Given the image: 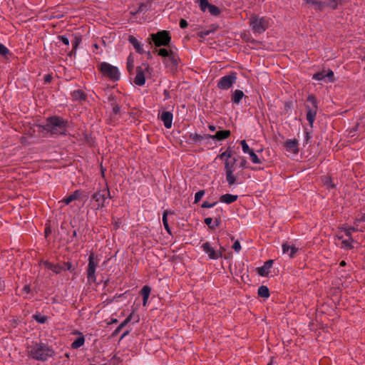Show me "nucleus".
Masks as SVG:
<instances>
[{"label":"nucleus","mask_w":365,"mask_h":365,"mask_svg":"<svg viewBox=\"0 0 365 365\" xmlns=\"http://www.w3.org/2000/svg\"><path fill=\"white\" fill-rule=\"evenodd\" d=\"M180 61L178 55L174 51L168 57L163 58V62L166 67L172 71L177 70Z\"/></svg>","instance_id":"obj_15"},{"label":"nucleus","mask_w":365,"mask_h":365,"mask_svg":"<svg viewBox=\"0 0 365 365\" xmlns=\"http://www.w3.org/2000/svg\"><path fill=\"white\" fill-rule=\"evenodd\" d=\"M150 70L152 68L147 62L142 63L140 66H137L136 75L133 78L134 83L138 86H143L145 83L146 73H150Z\"/></svg>","instance_id":"obj_8"},{"label":"nucleus","mask_w":365,"mask_h":365,"mask_svg":"<svg viewBox=\"0 0 365 365\" xmlns=\"http://www.w3.org/2000/svg\"><path fill=\"white\" fill-rule=\"evenodd\" d=\"M146 7H147V6L145 4H143V3L140 4L138 8L136 13H141V12L145 11Z\"/></svg>","instance_id":"obj_58"},{"label":"nucleus","mask_w":365,"mask_h":365,"mask_svg":"<svg viewBox=\"0 0 365 365\" xmlns=\"http://www.w3.org/2000/svg\"><path fill=\"white\" fill-rule=\"evenodd\" d=\"M204 195H205L204 190H200L198 192H197L195 195L194 203H197L201 200V198L203 197Z\"/></svg>","instance_id":"obj_50"},{"label":"nucleus","mask_w":365,"mask_h":365,"mask_svg":"<svg viewBox=\"0 0 365 365\" xmlns=\"http://www.w3.org/2000/svg\"><path fill=\"white\" fill-rule=\"evenodd\" d=\"M164 124L166 128H170L172 127V123L173 119V115L170 111H163L158 117Z\"/></svg>","instance_id":"obj_16"},{"label":"nucleus","mask_w":365,"mask_h":365,"mask_svg":"<svg viewBox=\"0 0 365 365\" xmlns=\"http://www.w3.org/2000/svg\"><path fill=\"white\" fill-rule=\"evenodd\" d=\"M231 135V132L229 130H219L214 135L208 134V139H212L217 141H222L228 138Z\"/></svg>","instance_id":"obj_17"},{"label":"nucleus","mask_w":365,"mask_h":365,"mask_svg":"<svg viewBox=\"0 0 365 365\" xmlns=\"http://www.w3.org/2000/svg\"><path fill=\"white\" fill-rule=\"evenodd\" d=\"M312 136L311 134L308 131H305V136H304V140L306 143H308L309 140L311 139Z\"/></svg>","instance_id":"obj_62"},{"label":"nucleus","mask_w":365,"mask_h":365,"mask_svg":"<svg viewBox=\"0 0 365 365\" xmlns=\"http://www.w3.org/2000/svg\"><path fill=\"white\" fill-rule=\"evenodd\" d=\"M238 196L232 194H225L220 197L219 201L220 202L231 204L237 201Z\"/></svg>","instance_id":"obj_28"},{"label":"nucleus","mask_w":365,"mask_h":365,"mask_svg":"<svg viewBox=\"0 0 365 365\" xmlns=\"http://www.w3.org/2000/svg\"><path fill=\"white\" fill-rule=\"evenodd\" d=\"M128 41L134 47L137 53L140 54H143L145 53V51L143 48V45L140 43V42L138 41V40L134 36L130 35L128 36Z\"/></svg>","instance_id":"obj_24"},{"label":"nucleus","mask_w":365,"mask_h":365,"mask_svg":"<svg viewBox=\"0 0 365 365\" xmlns=\"http://www.w3.org/2000/svg\"><path fill=\"white\" fill-rule=\"evenodd\" d=\"M365 222V214H362V215H361V217H359V218H357V219L356 220V222H354V225H355L356 226H358V225H358V223H359V222Z\"/></svg>","instance_id":"obj_59"},{"label":"nucleus","mask_w":365,"mask_h":365,"mask_svg":"<svg viewBox=\"0 0 365 365\" xmlns=\"http://www.w3.org/2000/svg\"><path fill=\"white\" fill-rule=\"evenodd\" d=\"M173 213H174L173 212L169 211L168 210H165L163 213L162 221L163 223V226L169 235H172V232H171V229L169 226L168 221V214L172 215Z\"/></svg>","instance_id":"obj_31"},{"label":"nucleus","mask_w":365,"mask_h":365,"mask_svg":"<svg viewBox=\"0 0 365 365\" xmlns=\"http://www.w3.org/2000/svg\"><path fill=\"white\" fill-rule=\"evenodd\" d=\"M98 69L103 76L115 82L120 79V72L116 66L107 62H101L98 65Z\"/></svg>","instance_id":"obj_5"},{"label":"nucleus","mask_w":365,"mask_h":365,"mask_svg":"<svg viewBox=\"0 0 365 365\" xmlns=\"http://www.w3.org/2000/svg\"><path fill=\"white\" fill-rule=\"evenodd\" d=\"M306 4H311L315 11H323V2L319 0H304Z\"/></svg>","instance_id":"obj_32"},{"label":"nucleus","mask_w":365,"mask_h":365,"mask_svg":"<svg viewBox=\"0 0 365 365\" xmlns=\"http://www.w3.org/2000/svg\"><path fill=\"white\" fill-rule=\"evenodd\" d=\"M52 79H53V76H52L51 74H49V73L45 75L44 77H43V80H44V83H51Z\"/></svg>","instance_id":"obj_57"},{"label":"nucleus","mask_w":365,"mask_h":365,"mask_svg":"<svg viewBox=\"0 0 365 365\" xmlns=\"http://www.w3.org/2000/svg\"><path fill=\"white\" fill-rule=\"evenodd\" d=\"M273 263H274V260H272V259L267 260L264 263L263 266L257 268V274L262 277L268 276V274L269 273V269L272 267Z\"/></svg>","instance_id":"obj_18"},{"label":"nucleus","mask_w":365,"mask_h":365,"mask_svg":"<svg viewBox=\"0 0 365 365\" xmlns=\"http://www.w3.org/2000/svg\"><path fill=\"white\" fill-rule=\"evenodd\" d=\"M91 202H94L93 208L96 210L102 209L106 206V197L103 194L101 189L97 190L91 197Z\"/></svg>","instance_id":"obj_12"},{"label":"nucleus","mask_w":365,"mask_h":365,"mask_svg":"<svg viewBox=\"0 0 365 365\" xmlns=\"http://www.w3.org/2000/svg\"><path fill=\"white\" fill-rule=\"evenodd\" d=\"M238 159L240 160V163H239V165H238L239 168L242 169V170L247 168V160H246L245 158L242 157V156H239Z\"/></svg>","instance_id":"obj_49"},{"label":"nucleus","mask_w":365,"mask_h":365,"mask_svg":"<svg viewBox=\"0 0 365 365\" xmlns=\"http://www.w3.org/2000/svg\"><path fill=\"white\" fill-rule=\"evenodd\" d=\"M27 356L35 361L45 362L48 359L53 357L55 351L48 343L40 341H31L26 348Z\"/></svg>","instance_id":"obj_1"},{"label":"nucleus","mask_w":365,"mask_h":365,"mask_svg":"<svg viewBox=\"0 0 365 365\" xmlns=\"http://www.w3.org/2000/svg\"><path fill=\"white\" fill-rule=\"evenodd\" d=\"M151 292V288L148 285H145L140 291V294L143 297H149Z\"/></svg>","instance_id":"obj_41"},{"label":"nucleus","mask_w":365,"mask_h":365,"mask_svg":"<svg viewBox=\"0 0 365 365\" xmlns=\"http://www.w3.org/2000/svg\"><path fill=\"white\" fill-rule=\"evenodd\" d=\"M127 71L130 75L133 73L134 70V58L131 54H130L127 58Z\"/></svg>","instance_id":"obj_35"},{"label":"nucleus","mask_w":365,"mask_h":365,"mask_svg":"<svg viewBox=\"0 0 365 365\" xmlns=\"http://www.w3.org/2000/svg\"><path fill=\"white\" fill-rule=\"evenodd\" d=\"M195 3L199 4L200 10L203 12L207 9L210 15L214 16H218L221 14L220 9L210 4L207 0H195Z\"/></svg>","instance_id":"obj_11"},{"label":"nucleus","mask_w":365,"mask_h":365,"mask_svg":"<svg viewBox=\"0 0 365 365\" xmlns=\"http://www.w3.org/2000/svg\"><path fill=\"white\" fill-rule=\"evenodd\" d=\"M155 52H158V54L163 57V58H165L166 57H168L173 52L171 49H168L165 48H162L160 49H155Z\"/></svg>","instance_id":"obj_37"},{"label":"nucleus","mask_w":365,"mask_h":365,"mask_svg":"<svg viewBox=\"0 0 365 365\" xmlns=\"http://www.w3.org/2000/svg\"><path fill=\"white\" fill-rule=\"evenodd\" d=\"M212 26L213 27L212 29H208V30H205V31H199L197 35V36H199L200 38H205V36L210 35V34H213L215 33V31H216V29H217V26H214V25H212Z\"/></svg>","instance_id":"obj_39"},{"label":"nucleus","mask_w":365,"mask_h":365,"mask_svg":"<svg viewBox=\"0 0 365 365\" xmlns=\"http://www.w3.org/2000/svg\"><path fill=\"white\" fill-rule=\"evenodd\" d=\"M108 103H110V106L112 108H115V106H118V103L117 101V99L115 96L110 95L108 97Z\"/></svg>","instance_id":"obj_48"},{"label":"nucleus","mask_w":365,"mask_h":365,"mask_svg":"<svg viewBox=\"0 0 365 365\" xmlns=\"http://www.w3.org/2000/svg\"><path fill=\"white\" fill-rule=\"evenodd\" d=\"M133 312H131L120 324L119 326L115 329V331L113 333V335L118 334L123 327H125L129 322H131L133 319Z\"/></svg>","instance_id":"obj_30"},{"label":"nucleus","mask_w":365,"mask_h":365,"mask_svg":"<svg viewBox=\"0 0 365 365\" xmlns=\"http://www.w3.org/2000/svg\"><path fill=\"white\" fill-rule=\"evenodd\" d=\"M101 190L103 192V194L104 195V197H106V201L107 200L108 198H110V199L112 198V196L110 195L109 187L107 183L106 184V187L103 189H101Z\"/></svg>","instance_id":"obj_51"},{"label":"nucleus","mask_w":365,"mask_h":365,"mask_svg":"<svg viewBox=\"0 0 365 365\" xmlns=\"http://www.w3.org/2000/svg\"><path fill=\"white\" fill-rule=\"evenodd\" d=\"M243 97L247 98L241 90H235L231 96V101L235 104H239Z\"/></svg>","instance_id":"obj_29"},{"label":"nucleus","mask_w":365,"mask_h":365,"mask_svg":"<svg viewBox=\"0 0 365 365\" xmlns=\"http://www.w3.org/2000/svg\"><path fill=\"white\" fill-rule=\"evenodd\" d=\"M179 25L181 29H185L188 26V23L185 19H181Z\"/></svg>","instance_id":"obj_56"},{"label":"nucleus","mask_w":365,"mask_h":365,"mask_svg":"<svg viewBox=\"0 0 365 365\" xmlns=\"http://www.w3.org/2000/svg\"><path fill=\"white\" fill-rule=\"evenodd\" d=\"M202 250L206 253L211 259H217L222 257L221 251H217L212 247L210 242H204L201 246Z\"/></svg>","instance_id":"obj_13"},{"label":"nucleus","mask_w":365,"mask_h":365,"mask_svg":"<svg viewBox=\"0 0 365 365\" xmlns=\"http://www.w3.org/2000/svg\"><path fill=\"white\" fill-rule=\"evenodd\" d=\"M32 318L39 324H45L48 319L47 316L42 315L41 313H36Z\"/></svg>","instance_id":"obj_36"},{"label":"nucleus","mask_w":365,"mask_h":365,"mask_svg":"<svg viewBox=\"0 0 365 365\" xmlns=\"http://www.w3.org/2000/svg\"><path fill=\"white\" fill-rule=\"evenodd\" d=\"M58 39L61 41L63 44L66 46L69 45V39L64 35H59L58 36Z\"/></svg>","instance_id":"obj_53"},{"label":"nucleus","mask_w":365,"mask_h":365,"mask_svg":"<svg viewBox=\"0 0 365 365\" xmlns=\"http://www.w3.org/2000/svg\"><path fill=\"white\" fill-rule=\"evenodd\" d=\"M43 129L51 135H67L68 121L58 115H52L46 118Z\"/></svg>","instance_id":"obj_3"},{"label":"nucleus","mask_w":365,"mask_h":365,"mask_svg":"<svg viewBox=\"0 0 365 365\" xmlns=\"http://www.w3.org/2000/svg\"><path fill=\"white\" fill-rule=\"evenodd\" d=\"M232 249L235 251V252H240V250H241V245H240V243L238 240H236L233 245H232Z\"/></svg>","instance_id":"obj_55"},{"label":"nucleus","mask_w":365,"mask_h":365,"mask_svg":"<svg viewBox=\"0 0 365 365\" xmlns=\"http://www.w3.org/2000/svg\"><path fill=\"white\" fill-rule=\"evenodd\" d=\"M307 101L312 103V106L308 104L305 105L307 109V120L311 128L313 127V123L316 119V115L318 110L317 98L314 95H309L307 97Z\"/></svg>","instance_id":"obj_6"},{"label":"nucleus","mask_w":365,"mask_h":365,"mask_svg":"<svg viewBox=\"0 0 365 365\" xmlns=\"http://www.w3.org/2000/svg\"><path fill=\"white\" fill-rule=\"evenodd\" d=\"M357 227L358 226H351V227H349L347 228L344 229L345 235L349 238L350 240H351V242H354L351 234L353 232H356V231L359 230Z\"/></svg>","instance_id":"obj_38"},{"label":"nucleus","mask_w":365,"mask_h":365,"mask_svg":"<svg viewBox=\"0 0 365 365\" xmlns=\"http://www.w3.org/2000/svg\"><path fill=\"white\" fill-rule=\"evenodd\" d=\"M323 182L325 185L327 186V187H329V188L335 187V185L332 182V179L329 177H324V178L323 180Z\"/></svg>","instance_id":"obj_46"},{"label":"nucleus","mask_w":365,"mask_h":365,"mask_svg":"<svg viewBox=\"0 0 365 365\" xmlns=\"http://www.w3.org/2000/svg\"><path fill=\"white\" fill-rule=\"evenodd\" d=\"M41 263L45 266L46 268L51 270L56 274H58L62 272L61 263L53 264L47 260L43 261Z\"/></svg>","instance_id":"obj_25"},{"label":"nucleus","mask_w":365,"mask_h":365,"mask_svg":"<svg viewBox=\"0 0 365 365\" xmlns=\"http://www.w3.org/2000/svg\"><path fill=\"white\" fill-rule=\"evenodd\" d=\"M164 100H168L170 98V91L168 90H164L163 91Z\"/></svg>","instance_id":"obj_61"},{"label":"nucleus","mask_w":365,"mask_h":365,"mask_svg":"<svg viewBox=\"0 0 365 365\" xmlns=\"http://www.w3.org/2000/svg\"><path fill=\"white\" fill-rule=\"evenodd\" d=\"M323 11L329 8L331 10H336L339 5L341 4L342 0H322Z\"/></svg>","instance_id":"obj_23"},{"label":"nucleus","mask_w":365,"mask_h":365,"mask_svg":"<svg viewBox=\"0 0 365 365\" xmlns=\"http://www.w3.org/2000/svg\"><path fill=\"white\" fill-rule=\"evenodd\" d=\"M282 252L284 254L287 253L289 257L292 259L295 257L297 252H298V248L294 245H290L288 242H284L282 245Z\"/></svg>","instance_id":"obj_19"},{"label":"nucleus","mask_w":365,"mask_h":365,"mask_svg":"<svg viewBox=\"0 0 365 365\" xmlns=\"http://www.w3.org/2000/svg\"><path fill=\"white\" fill-rule=\"evenodd\" d=\"M353 242H351V240H350L349 238L348 240H344L341 242L342 247L347 250H352L354 248V246L352 245Z\"/></svg>","instance_id":"obj_45"},{"label":"nucleus","mask_w":365,"mask_h":365,"mask_svg":"<svg viewBox=\"0 0 365 365\" xmlns=\"http://www.w3.org/2000/svg\"><path fill=\"white\" fill-rule=\"evenodd\" d=\"M73 101H86L87 100V94L82 90H75L71 93Z\"/></svg>","instance_id":"obj_27"},{"label":"nucleus","mask_w":365,"mask_h":365,"mask_svg":"<svg viewBox=\"0 0 365 365\" xmlns=\"http://www.w3.org/2000/svg\"><path fill=\"white\" fill-rule=\"evenodd\" d=\"M222 209L217 208L215 210V215L214 216L215 223L212 224L213 219L212 217H207L204 220L205 224L211 230H215L221 223V215L222 214Z\"/></svg>","instance_id":"obj_14"},{"label":"nucleus","mask_w":365,"mask_h":365,"mask_svg":"<svg viewBox=\"0 0 365 365\" xmlns=\"http://www.w3.org/2000/svg\"><path fill=\"white\" fill-rule=\"evenodd\" d=\"M328 78V81L334 82V72L331 70H329L327 73H325V78Z\"/></svg>","instance_id":"obj_52"},{"label":"nucleus","mask_w":365,"mask_h":365,"mask_svg":"<svg viewBox=\"0 0 365 365\" xmlns=\"http://www.w3.org/2000/svg\"><path fill=\"white\" fill-rule=\"evenodd\" d=\"M151 40L156 47L168 46L171 41V36L168 31L163 30L150 34Z\"/></svg>","instance_id":"obj_7"},{"label":"nucleus","mask_w":365,"mask_h":365,"mask_svg":"<svg viewBox=\"0 0 365 365\" xmlns=\"http://www.w3.org/2000/svg\"><path fill=\"white\" fill-rule=\"evenodd\" d=\"M81 41L82 37L81 35H74V39L72 41V47H73L74 49H77Z\"/></svg>","instance_id":"obj_42"},{"label":"nucleus","mask_w":365,"mask_h":365,"mask_svg":"<svg viewBox=\"0 0 365 365\" xmlns=\"http://www.w3.org/2000/svg\"><path fill=\"white\" fill-rule=\"evenodd\" d=\"M249 25L255 34H261L269 28V19L253 14L249 19Z\"/></svg>","instance_id":"obj_4"},{"label":"nucleus","mask_w":365,"mask_h":365,"mask_svg":"<svg viewBox=\"0 0 365 365\" xmlns=\"http://www.w3.org/2000/svg\"><path fill=\"white\" fill-rule=\"evenodd\" d=\"M208 134L200 135L197 133L188 135L189 143L196 144L203 140H208Z\"/></svg>","instance_id":"obj_22"},{"label":"nucleus","mask_w":365,"mask_h":365,"mask_svg":"<svg viewBox=\"0 0 365 365\" xmlns=\"http://www.w3.org/2000/svg\"><path fill=\"white\" fill-rule=\"evenodd\" d=\"M251 161L255 164H261L262 163V160L260 159L257 155L252 150L249 153Z\"/></svg>","instance_id":"obj_40"},{"label":"nucleus","mask_w":365,"mask_h":365,"mask_svg":"<svg viewBox=\"0 0 365 365\" xmlns=\"http://www.w3.org/2000/svg\"><path fill=\"white\" fill-rule=\"evenodd\" d=\"M113 110V113L114 115H118L120 113V106L119 105L118 106H115V108H112Z\"/></svg>","instance_id":"obj_63"},{"label":"nucleus","mask_w":365,"mask_h":365,"mask_svg":"<svg viewBox=\"0 0 365 365\" xmlns=\"http://www.w3.org/2000/svg\"><path fill=\"white\" fill-rule=\"evenodd\" d=\"M75 334H78V337L77 339H76L71 344V347L73 349H77L78 348H80L81 346H82L84 343H85V337L83 336V334L78 331H76L74 332Z\"/></svg>","instance_id":"obj_26"},{"label":"nucleus","mask_w":365,"mask_h":365,"mask_svg":"<svg viewBox=\"0 0 365 365\" xmlns=\"http://www.w3.org/2000/svg\"><path fill=\"white\" fill-rule=\"evenodd\" d=\"M285 147L287 150L292 152L294 154H297L299 151V143L297 139H289L285 143Z\"/></svg>","instance_id":"obj_20"},{"label":"nucleus","mask_w":365,"mask_h":365,"mask_svg":"<svg viewBox=\"0 0 365 365\" xmlns=\"http://www.w3.org/2000/svg\"><path fill=\"white\" fill-rule=\"evenodd\" d=\"M232 150L230 147H228L225 152L217 155L218 158L225 159L224 170L229 186L235 185L237 182V176L234 174V172L237 167V159L232 158Z\"/></svg>","instance_id":"obj_2"},{"label":"nucleus","mask_w":365,"mask_h":365,"mask_svg":"<svg viewBox=\"0 0 365 365\" xmlns=\"http://www.w3.org/2000/svg\"><path fill=\"white\" fill-rule=\"evenodd\" d=\"M237 78V73L232 71L228 75L222 76L217 82V86L221 90H228L236 83Z\"/></svg>","instance_id":"obj_9"},{"label":"nucleus","mask_w":365,"mask_h":365,"mask_svg":"<svg viewBox=\"0 0 365 365\" xmlns=\"http://www.w3.org/2000/svg\"><path fill=\"white\" fill-rule=\"evenodd\" d=\"M5 289V283L3 278L0 276V292L4 291Z\"/></svg>","instance_id":"obj_60"},{"label":"nucleus","mask_w":365,"mask_h":365,"mask_svg":"<svg viewBox=\"0 0 365 365\" xmlns=\"http://www.w3.org/2000/svg\"><path fill=\"white\" fill-rule=\"evenodd\" d=\"M257 294L262 298H268L269 297V290L267 286L262 285L258 288Z\"/></svg>","instance_id":"obj_33"},{"label":"nucleus","mask_w":365,"mask_h":365,"mask_svg":"<svg viewBox=\"0 0 365 365\" xmlns=\"http://www.w3.org/2000/svg\"><path fill=\"white\" fill-rule=\"evenodd\" d=\"M31 287H30V285L29 284H26L24 287L23 288V292L26 293V294H29L31 292Z\"/></svg>","instance_id":"obj_64"},{"label":"nucleus","mask_w":365,"mask_h":365,"mask_svg":"<svg viewBox=\"0 0 365 365\" xmlns=\"http://www.w3.org/2000/svg\"><path fill=\"white\" fill-rule=\"evenodd\" d=\"M83 192L81 190H76L69 196L65 197L61 202L65 205H69L73 200H80Z\"/></svg>","instance_id":"obj_21"},{"label":"nucleus","mask_w":365,"mask_h":365,"mask_svg":"<svg viewBox=\"0 0 365 365\" xmlns=\"http://www.w3.org/2000/svg\"><path fill=\"white\" fill-rule=\"evenodd\" d=\"M62 271L68 270L71 273H76V267L73 265L71 262H63L61 263Z\"/></svg>","instance_id":"obj_34"},{"label":"nucleus","mask_w":365,"mask_h":365,"mask_svg":"<svg viewBox=\"0 0 365 365\" xmlns=\"http://www.w3.org/2000/svg\"><path fill=\"white\" fill-rule=\"evenodd\" d=\"M0 54L5 57L8 58V55L11 54L10 51L6 47L4 44L0 43Z\"/></svg>","instance_id":"obj_43"},{"label":"nucleus","mask_w":365,"mask_h":365,"mask_svg":"<svg viewBox=\"0 0 365 365\" xmlns=\"http://www.w3.org/2000/svg\"><path fill=\"white\" fill-rule=\"evenodd\" d=\"M240 144L242 145V149L244 153L249 154L250 152L253 150L252 149L250 148L245 140H241Z\"/></svg>","instance_id":"obj_44"},{"label":"nucleus","mask_w":365,"mask_h":365,"mask_svg":"<svg viewBox=\"0 0 365 365\" xmlns=\"http://www.w3.org/2000/svg\"><path fill=\"white\" fill-rule=\"evenodd\" d=\"M217 203V202H214L210 203L207 201H205L201 205V207L202 208H211V207H213Z\"/></svg>","instance_id":"obj_54"},{"label":"nucleus","mask_w":365,"mask_h":365,"mask_svg":"<svg viewBox=\"0 0 365 365\" xmlns=\"http://www.w3.org/2000/svg\"><path fill=\"white\" fill-rule=\"evenodd\" d=\"M98 262H95V255L93 252H91L88 257V264L86 270L87 280L90 284L96 282V270Z\"/></svg>","instance_id":"obj_10"},{"label":"nucleus","mask_w":365,"mask_h":365,"mask_svg":"<svg viewBox=\"0 0 365 365\" xmlns=\"http://www.w3.org/2000/svg\"><path fill=\"white\" fill-rule=\"evenodd\" d=\"M313 79L316 81H322L325 79V71H322L318 73H316L313 75Z\"/></svg>","instance_id":"obj_47"}]
</instances>
